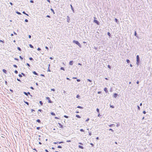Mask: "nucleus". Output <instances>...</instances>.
Returning <instances> with one entry per match:
<instances>
[{
  "instance_id": "obj_47",
  "label": "nucleus",
  "mask_w": 152,
  "mask_h": 152,
  "mask_svg": "<svg viewBox=\"0 0 152 152\" xmlns=\"http://www.w3.org/2000/svg\"><path fill=\"white\" fill-rule=\"evenodd\" d=\"M26 64L28 66H29V67H30V64H28V63H27Z\"/></svg>"
},
{
  "instance_id": "obj_59",
  "label": "nucleus",
  "mask_w": 152,
  "mask_h": 152,
  "mask_svg": "<svg viewBox=\"0 0 152 152\" xmlns=\"http://www.w3.org/2000/svg\"><path fill=\"white\" fill-rule=\"evenodd\" d=\"M89 132V135H90V136H91L92 134L91 133V132Z\"/></svg>"
},
{
  "instance_id": "obj_63",
  "label": "nucleus",
  "mask_w": 152,
  "mask_h": 152,
  "mask_svg": "<svg viewBox=\"0 0 152 152\" xmlns=\"http://www.w3.org/2000/svg\"><path fill=\"white\" fill-rule=\"evenodd\" d=\"M143 113L144 114H145L146 113V112L144 110L143 111Z\"/></svg>"
},
{
  "instance_id": "obj_64",
  "label": "nucleus",
  "mask_w": 152,
  "mask_h": 152,
  "mask_svg": "<svg viewBox=\"0 0 152 152\" xmlns=\"http://www.w3.org/2000/svg\"><path fill=\"white\" fill-rule=\"evenodd\" d=\"M77 81L78 82H80V80L79 79H77Z\"/></svg>"
},
{
  "instance_id": "obj_54",
  "label": "nucleus",
  "mask_w": 152,
  "mask_h": 152,
  "mask_svg": "<svg viewBox=\"0 0 152 152\" xmlns=\"http://www.w3.org/2000/svg\"><path fill=\"white\" fill-rule=\"evenodd\" d=\"M45 48L46 49L48 50H49L48 48V47L46 46L45 47Z\"/></svg>"
},
{
  "instance_id": "obj_28",
  "label": "nucleus",
  "mask_w": 152,
  "mask_h": 152,
  "mask_svg": "<svg viewBox=\"0 0 152 152\" xmlns=\"http://www.w3.org/2000/svg\"><path fill=\"white\" fill-rule=\"evenodd\" d=\"M50 114L52 115H56V114H55V113H54L53 112H51L50 113Z\"/></svg>"
},
{
  "instance_id": "obj_61",
  "label": "nucleus",
  "mask_w": 152,
  "mask_h": 152,
  "mask_svg": "<svg viewBox=\"0 0 152 152\" xmlns=\"http://www.w3.org/2000/svg\"><path fill=\"white\" fill-rule=\"evenodd\" d=\"M37 50H38V51H40L41 50V49L39 48H38L37 49Z\"/></svg>"
},
{
  "instance_id": "obj_30",
  "label": "nucleus",
  "mask_w": 152,
  "mask_h": 152,
  "mask_svg": "<svg viewBox=\"0 0 152 152\" xmlns=\"http://www.w3.org/2000/svg\"><path fill=\"white\" fill-rule=\"evenodd\" d=\"M50 10L54 14L55 13L54 10L53 9H52V8H51L50 9Z\"/></svg>"
},
{
  "instance_id": "obj_40",
  "label": "nucleus",
  "mask_w": 152,
  "mask_h": 152,
  "mask_svg": "<svg viewBox=\"0 0 152 152\" xmlns=\"http://www.w3.org/2000/svg\"><path fill=\"white\" fill-rule=\"evenodd\" d=\"M13 66L14 67H15V68H17L18 67L17 66V65H15V64H14L13 65Z\"/></svg>"
},
{
  "instance_id": "obj_19",
  "label": "nucleus",
  "mask_w": 152,
  "mask_h": 152,
  "mask_svg": "<svg viewBox=\"0 0 152 152\" xmlns=\"http://www.w3.org/2000/svg\"><path fill=\"white\" fill-rule=\"evenodd\" d=\"M77 108L81 109H83V107L80 106H77Z\"/></svg>"
},
{
  "instance_id": "obj_11",
  "label": "nucleus",
  "mask_w": 152,
  "mask_h": 152,
  "mask_svg": "<svg viewBox=\"0 0 152 152\" xmlns=\"http://www.w3.org/2000/svg\"><path fill=\"white\" fill-rule=\"evenodd\" d=\"M104 90L106 93H107L108 92V91L107 90V88H104Z\"/></svg>"
},
{
  "instance_id": "obj_37",
  "label": "nucleus",
  "mask_w": 152,
  "mask_h": 152,
  "mask_svg": "<svg viewBox=\"0 0 152 152\" xmlns=\"http://www.w3.org/2000/svg\"><path fill=\"white\" fill-rule=\"evenodd\" d=\"M80 97V96L79 94H78V95H77L76 97L77 98H79Z\"/></svg>"
},
{
  "instance_id": "obj_29",
  "label": "nucleus",
  "mask_w": 152,
  "mask_h": 152,
  "mask_svg": "<svg viewBox=\"0 0 152 152\" xmlns=\"http://www.w3.org/2000/svg\"><path fill=\"white\" fill-rule=\"evenodd\" d=\"M120 123H118L116 126L117 127H118L120 126Z\"/></svg>"
},
{
  "instance_id": "obj_53",
  "label": "nucleus",
  "mask_w": 152,
  "mask_h": 152,
  "mask_svg": "<svg viewBox=\"0 0 152 152\" xmlns=\"http://www.w3.org/2000/svg\"><path fill=\"white\" fill-rule=\"evenodd\" d=\"M25 21L26 22H28V20L27 19H26L25 20Z\"/></svg>"
},
{
  "instance_id": "obj_60",
  "label": "nucleus",
  "mask_w": 152,
  "mask_h": 152,
  "mask_svg": "<svg viewBox=\"0 0 152 152\" xmlns=\"http://www.w3.org/2000/svg\"><path fill=\"white\" fill-rule=\"evenodd\" d=\"M58 148H62V147L61 145H58Z\"/></svg>"
},
{
  "instance_id": "obj_5",
  "label": "nucleus",
  "mask_w": 152,
  "mask_h": 152,
  "mask_svg": "<svg viewBox=\"0 0 152 152\" xmlns=\"http://www.w3.org/2000/svg\"><path fill=\"white\" fill-rule=\"evenodd\" d=\"M23 94L25 95H26V96H28V95H29L31 97H32V95H31V94H30V93L29 92H26L25 91H24L23 92Z\"/></svg>"
},
{
  "instance_id": "obj_1",
  "label": "nucleus",
  "mask_w": 152,
  "mask_h": 152,
  "mask_svg": "<svg viewBox=\"0 0 152 152\" xmlns=\"http://www.w3.org/2000/svg\"><path fill=\"white\" fill-rule=\"evenodd\" d=\"M73 43L77 45H78L80 48H81L82 47V46L81 44L79 43L78 41L74 40L73 41Z\"/></svg>"
},
{
  "instance_id": "obj_35",
  "label": "nucleus",
  "mask_w": 152,
  "mask_h": 152,
  "mask_svg": "<svg viewBox=\"0 0 152 152\" xmlns=\"http://www.w3.org/2000/svg\"><path fill=\"white\" fill-rule=\"evenodd\" d=\"M60 69L61 70H64V71L65 70L64 68V67H61V68H60Z\"/></svg>"
},
{
  "instance_id": "obj_4",
  "label": "nucleus",
  "mask_w": 152,
  "mask_h": 152,
  "mask_svg": "<svg viewBox=\"0 0 152 152\" xmlns=\"http://www.w3.org/2000/svg\"><path fill=\"white\" fill-rule=\"evenodd\" d=\"M46 99H47L48 100V102L49 103H53V102L51 100L49 97H46Z\"/></svg>"
},
{
  "instance_id": "obj_50",
  "label": "nucleus",
  "mask_w": 152,
  "mask_h": 152,
  "mask_svg": "<svg viewBox=\"0 0 152 152\" xmlns=\"http://www.w3.org/2000/svg\"><path fill=\"white\" fill-rule=\"evenodd\" d=\"M51 91H55V89L54 88H52L51 89Z\"/></svg>"
},
{
  "instance_id": "obj_43",
  "label": "nucleus",
  "mask_w": 152,
  "mask_h": 152,
  "mask_svg": "<svg viewBox=\"0 0 152 152\" xmlns=\"http://www.w3.org/2000/svg\"><path fill=\"white\" fill-rule=\"evenodd\" d=\"M137 107L138 109L139 110H140V107H139V105H137Z\"/></svg>"
},
{
  "instance_id": "obj_23",
  "label": "nucleus",
  "mask_w": 152,
  "mask_h": 152,
  "mask_svg": "<svg viewBox=\"0 0 152 152\" xmlns=\"http://www.w3.org/2000/svg\"><path fill=\"white\" fill-rule=\"evenodd\" d=\"M24 102L26 104H27V105H29V103L28 102H26V101H24Z\"/></svg>"
},
{
  "instance_id": "obj_26",
  "label": "nucleus",
  "mask_w": 152,
  "mask_h": 152,
  "mask_svg": "<svg viewBox=\"0 0 152 152\" xmlns=\"http://www.w3.org/2000/svg\"><path fill=\"white\" fill-rule=\"evenodd\" d=\"M76 117L78 118H81V117L79 115H76Z\"/></svg>"
},
{
  "instance_id": "obj_9",
  "label": "nucleus",
  "mask_w": 152,
  "mask_h": 152,
  "mask_svg": "<svg viewBox=\"0 0 152 152\" xmlns=\"http://www.w3.org/2000/svg\"><path fill=\"white\" fill-rule=\"evenodd\" d=\"M73 61H71L69 63V65H72L73 64Z\"/></svg>"
},
{
  "instance_id": "obj_2",
  "label": "nucleus",
  "mask_w": 152,
  "mask_h": 152,
  "mask_svg": "<svg viewBox=\"0 0 152 152\" xmlns=\"http://www.w3.org/2000/svg\"><path fill=\"white\" fill-rule=\"evenodd\" d=\"M136 61L137 64L138 66L139 65L140 62V58L138 55H137L136 56Z\"/></svg>"
},
{
  "instance_id": "obj_18",
  "label": "nucleus",
  "mask_w": 152,
  "mask_h": 152,
  "mask_svg": "<svg viewBox=\"0 0 152 152\" xmlns=\"http://www.w3.org/2000/svg\"><path fill=\"white\" fill-rule=\"evenodd\" d=\"M78 147L80 148H81V149H84V147L82 146H81L80 145H79L78 146Z\"/></svg>"
},
{
  "instance_id": "obj_12",
  "label": "nucleus",
  "mask_w": 152,
  "mask_h": 152,
  "mask_svg": "<svg viewBox=\"0 0 152 152\" xmlns=\"http://www.w3.org/2000/svg\"><path fill=\"white\" fill-rule=\"evenodd\" d=\"M70 21V18L69 17V16H67V22L68 23Z\"/></svg>"
},
{
  "instance_id": "obj_42",
  "label": "nucleus",
  "mask_w": 152,
  "mask_h": 152,
  "mask_svg": "<svg viewBox=\"0 0 152 152\" xmlns=\"http://www.w3.org/2000/svg\"><path fill=\"white\" fill-rule=\"evenodd\" d=\"M21 74L22 75H23V76H26V75H25V74H24V73H23V72H22L21 73Z\"/></svg>"
},
{
  "instance_id": "obj_62",
  "label": "nucleus",
  "mask_w": 152,
  "mask_h": 152,
  "mask_svg": "<svg viewBox=\"0 0 152 152\" xmlns=\"http://www.w3.org/2000/svg\"><path fill=\"white\" fill-rule=\"evenodd\" d=\"M17 80L18 81H19V82H21V80L20 79H19L18 78H17Z\"/></svg>"
},
{
  "instance_id": "obj_24",
  "label": "nucleus",
  "mask_w": 152,
  "mask_h": 152,
  "mask_svg": "<svg viewBox=\"0 0 152 152\" xmlns=\"http://www.w3.org/2000/svg\"><path fill=\"white\" fill-rule=\"evenodd\" d=\"M16 13L19 15H21V13H20V12H18L17 11L16 12Z\"/></svg>"
},
{
  "instance_id": "obj_21",
  "label": "nucleus",
  "mask_w": 152,
  "mask_h": 152,
  "mask_svg": "<svg viewBox=\"0 0 152 152\" xmlns=\"http://www.w3.org/2000/svg\"><path fill=\"white\" fill-rule=\"evenodd\" d=\"M107 35L109 37H111V34H110V33L109 32H108L107 33Z\"/></svg>"
},
{
  "instance_id": "obj_22",
  "label": "nucleus",
  "mask_w": 152,
  "mask_h": 152,
  "mask_svg": "<svg viewBox=\"0 0 152 152\" xmlns=\"http://www.w3.org/2000/svg\"><path fill=\"white\" fill-rule=\"evenodd\" d=\"M115 125L114 124H110L109 125V126L110 127H112V126H115Z\"/></svg>"
},
{
  "instance_id": "obj_55",
  "label": "nucleus",
  "mask_w": 152,
  "mask_h": 152,
  "mask_svg": "<svg viewBox=\"0 0 152 152\" xmlns=\"http://www.w3.org/2000/svg\"><path fill=\"white\" fill-rule=\"evenodd\" d=\"M19 58L20 59H21V60H22L23 59V57L20 56H19Z\"/></svg>"
},
{
  "instance_id": "obj_48",
  "label": "nucleus",
  "mask_w": 152,
  "mask_h": 152,
  "mask_svg": "<svg viewBox=\"0 0 152 152\" xmlns=\"http://www.w3.org/2000/svg\"><path fill=\"white\" fill-rule=\"evenodd\" d=\"M0 42H2L3 43H4V41L2 40H0Z\"/></svg>"
},
{
  "instance_id": "obj_6",
  "label": "nucleus",
  "mask_w": 152,
  "mask_h": 152,
  "mask_svg": "<svg viewBox=\"0 0 152 152\" xmlns=\"http://www.w3.org/2000/svg\"><path fill=\"white\" fill-rule=\"evenodd\" d=\"M64 143L63 142V141H61V142H53V143L54 144H57L58 143L61 144V143Z\"/></svg>"
},
{
  "instance_id": "obj_34",
  "label": "nucleus",
  "mask_w": 152,
  "mask_h": 152,
  "mask_svg": "<svg viewBox=\"0 0 152 152\" xmlns=\"http://www.w3.org/2000/svg\"><path fill=\"white\" fill-rule=\"evenodd\" d=\"M96 111L98 113L99 112V110L98 108L96 109Z\"/></svg>"
},
{
  "instance_id": "obj_27",
  "label": "nucleus",
  "mask_w": 152,
  "mask_h": 152,
  "mask_svg": "<svg viewBox=\"0 0 152 152\" xmlns=\"http://www.w3.org/2000/svg\"><path fill=\"white\" fill-rule=\"evenodd\" d=\"M39 103L42 106L43 105V103L42 101H39Z\"/></svg>"
},
{
  "instance_id": "obj_56",
  "label": "nucleus",
  "mask_w": 152,
  "mask_h": 152,
  "mask_svg": "<svg viewBox=\"0 0 152 152\" xmlns=\"http://www.w3.org/2000/svg\"><path fill=\"white\" fill-rule=\"evenodd\" d=\"M30 88L32 90H34V88L33 87H32V86L31 87H30Z\"/></svg>"
},
{
  "instance_id": "obj_36",
  "label": "nucleus",
  "mask_w": 152,
  "mask_h": 152,
  "mask_svg": "<svg viewBox=\"0 0 152 152\" xmlns=\"http://www.w3.org/2000/svg\"><path fill=\"white\" fill-rule=\"evenodd\" d=\"M110 107L113 108H114V106L113 105H110Z\"/></svg>"
},
{
  "instance_id": "obj_49",
  "label": "nucleus",
  "mask_w": 152,
  "mask_h": 152,
  "mask_svg": "<svg viewBox=\"0 0 152 152\" xmlns=\"http://www.w3.org/2000/svg\"><path fill=\"white\" fill-rule=\"evenodd\" d=\"M80 131L81 132H84V130L83 129H80Z\"/></svg>"
},
{
  "instance_id": "obj_15",
  "label": "nucleus",
  "mask_w": 152,
  "mask_h": 152,
  "mask_svg": "<svg viewBox=\"0 0 152 152\" xmlns=\"http://www.w3.org/2000/svg\"><path fill=\"white\" fill-rule=\"evenodd\" d=\"M33 73L35 75H36L37 76L38 75V74L35 71H34L33 72Z\"/></svg>"
},
{
  "instance_id": "obj_14",
  "label": "nucleus",
  "mask_w": 152,
  "mask_h": 152,
  "mask_svg": "<svg viewBox=\"0 0 152 152\" xmlns=\"http://www.w3.org/2000/svg\"><path fill=\"white\" fill-rule=\"evenodd\" d=\"M134 35L135 36H136V37H138V35H137V32H136V31H134Z\"/></svg>"
},
{
  "instance_id": "obj_20",
  "label": "nucleus",
  "mask_w": 152,
  "mask_h": 152,
  "mask_svg": "<svg viewBox=\"0 0 152 152\" xmlns=\"http://www.w3.org/2000/svg\"><path fill=\"white\" fill-rule=\"evenodd\" d=\"M22 13H23L25 14V15H26L27 16H29L28 15V14L26 13L24 11H23Z\"/></svg>"
},
{
  "instance_id": "obj_38",
  "label": "nucleus",
  "mask_w": 152,
  "mask_h": 152,
  "mask_svg": "<svg viewBox=\"0 0 152 152\" xmlns=\"http://www.w3.org/2000/svg\"><path fill=\"white\" fill-rule=\"evenodd\" d=\"M17 49L19 51H21V49L19 47H17Z\"/></svg>"
},
{
  "instance_id": "obj_52",
  "label": "nucleus",
  "mask_w": 152,
  "mask_h": 152,
  "mask_svg": "<svg viewBox=\"0 0 152 152\" xmlns=\"http://www.w3.org/2000/svg\"><path fill=\"white\" fill-rule=\"evenodd\" d=\"M40 129V127H37V130H39Z\"/></svg>"
},
{
  "instance_id": "obj_10",
  "label": "nucleus",
  "mask_w": 152,
  "mask_h": 152,
  "mask_svg": "<svg viewBox=\"0 0 152 152\" xmlns=\"http://www.w3.org/2000/svg\"><path fill=\"white\" fill-rule=\"evenodd\" d=\"M70 6L73 12L74 13L75 12V11H74V8H73L72 4H70Z\"/></svg>"
},
{
  "instance_id": "obj_46",
  "label": "nucleus",
  "mask_w": 152,
  "mask_h": 152,
  "mask_svg": "<svg viewBox=\"0 0 152 152\" xmlns=\"http://www.w3.org/2000/svg\"><path fill=\"white\" fill-rule=\"evenodd\" d=\"M18 76L20 77H22V75L21 74H19L18 75Z\"/></svg>"
},
{
  "instance_id": "obj_31",
  "label": "nucleus",
  "mask_w": 152,
  "mask_h": 152,
  "mask_svg": "<svg viewBox=\"0 0 152 152\" xmlns=\"http://www.w3.org/2000/svg\"><path fill=\"white\" fill-rule=\"evenodd\" d=\"M126 61L127 62V63H129L130 62V61L129 60L127 59L126 60Z\"/></svg>"
},
{
  "instance_id": "obj_58",
  "label": "nucleus",
  "mask_w": 152,
  "mask_h": 152,
  "mask_svg": "<svg viewBox=\"0 0 152 152\" xmlns=\"http://www.w3.org/2000/svg\"><path fill=\"white\" fill-rule=\"evenodd\" d=\"M109 130L110 131H111L112 132H114V130H113V129H109Z\"/></svg>"
},
{
  "instance_id": "obj_57",
  "label": "nucleus",
  "mask_w": 152,
  "mask_h": 152,
  "mask_svg": "<svg viewBox=\"0 0 152 152\" xmlns=\"http://www.w3.org/2000/svg\"><path fill=\"white\" fill-rule=\"evenodd\" d=\"M30 2L31 3H34V1L33 0H31L30 1Z\"/></svg>"
},
{
  "instance_id": "obj_45",
  "label": "nucleus",
  "mask_w": 152,
  "mask_h": 152,
  "mask_svg": "<svg viewBox=\"0 0 152 152\" xmlns=\"http://www.w3.org/2000/svg\"><path fill=\"white\" fill-rule=\"evenodd\" d=\"M107 67H108V68H109V69H111V66L110 65H108L107 66Z\"/></svg>"
},
{
  "instance_id": "obj_7",
  "label": "nucleus",
  "mask_w": 152,
  "mask_h": 152,
  "mask_svg": "<svg viewBox=\"0 0 152 152\" xmlns=\"http://www.w3.org/2000/svg\"><path fill=\"white\" fill-rule=\"evenodd\" d=\"M118 96V94L117 93H114L113 95V97L115 98H116L117 96Z\"/></svg>"
},
{
  "instance_id": "obj_41",
  "label": "nucleus",
  "mask_w": 152,
  "mask_h": 152,
  "mask_svg": "<svg viewBox=\"0 0 152 152\" xmlns=\"http://www.w3.org/2000/svg\"><path fill=\"white\" fill-rule=\"evenodd\" d=\"M38 111H39V112H42L43 111V110H41V109H39L38 110Z\"/></svg>"
},
{
  "instance_id": "obj_16",
  "label": "nucleus",
  "mask_w": 152,
  "mask_h": 152,
  "mask_svg": "<svg viewBox=\"0 0 152 152\" xmlns=\"http://www.w3.org/2000/svg\"><path fill=\"white\" fill-rule=\"evenodd\" d=\"M58 124H59L60 128H63V125H62L61 124L58 123Z\"/></svg>"
},
{
  "instance_id": "obj_51",
  "label": "nucleus",
  "mask_w": 152,
  "mask_h": 152,
  "mask_svg": "<svg viewBox=\"0 0 152 152\" xmlns=\"http://www.w3.org/2000/svg\"><path fill=\"white\" fill-rule=\"evenodd\" d=\"M50 68L49 67H48V72H50Z\"/></svg>"
},
{
  "instance_id": "obj_44",
  "label": "nucleus",
  "mask_w": 152,
  "mask_h": 152,
  "mask_svg": "<svg viewBox=\"0 0 152 152\" xmlns=\"http://www.w3.org/2000/svg\"><path fill=\"white\" fill-rule=\"evenodd\" d=\"M64 117L66 118H68L69 117L68 116L66 115H64Z\"/></svg>"
},
{
  "instance_id": "obj_39",
  "label": "nucleus",
  "mask_w": 152,
  "mask_h": 152,
  "mask_svg": "<svg viewBox=\"0 0 152 152\" xmlns=\"http://www.w3.org/2000/svg\"><path fill=\"white\" fill-rule=\"evenodd\" d=\"M14 72L16 74H17L18 73V71L17 70H15Z\"/></svg>"
},
{
  "instance_id": "obj_25",
  "label": "nucleus",
  "mask_w": 152,
  "mask_h": 152,
  "mask_svg": "<svg viewBox=\"0 0 152 152\" xmlns=\"http://www.w3.org/2000/svg\"><path fill=\"white\" fill-rule=\"evenodd\" d=\"M29 45L31 48H34V46L30 44H29Z\"/></svg>"
},
{
  "instance_id": "obj_13",
  "label": "nucleus",
  "mask_w": 152,
  "mask_h": 152,
  "mask_svg": "<svg viewBox=\"0 0 152 152\" xmlns=\"http://www.w3.org/2000/svg\"><path fill=\"white\" fill-rule=\"evenodd\" d=\"M2 71L5 74H7V70L5 69H2Z\"/></svg>"
},
{
  "instance_id": "obj_33",
  "label": "nucleus",
  "mask_w": 152,
  "mask_h": 152,
  "mask_svg": "<svg viewBox=\"0 0 152 152\" xmlns=\"http://www.w3.org/2000/svg\"><path fill=\"white\" fill-rule=\"evenodd\" d=\"M87 80L89 82H92V80H91L89 79H87Z\"/></svg>"
},
{
  "instance_id": "obj_8",
  "label": "nucleus",
  "mask_w": 152,
  "mask_h": 152,
  "mask_svg": "<svg viewBox=\"0 0 152 152\" xmlns=\"http://www.w3.org/2000/svg\"><path fill=\"white\" fill-rule=\"evenodd\" d=\"M114 20L115 22H116L117 24H119V22L118 21V19L116 18H115Z\"/></svg>"
},
{
  "instance_id": "obj_3",
  "label": "nucleus",
  "mask_w": 152,
  "mask_h": 152,
  "mask_svg": "<svg viewBox=\"0 0 152 152\" xmlns=\"http://www.w3.org/2000/svg\"><path fill=\"white\" fill-rule=\"evenodd\" d=\"M94 22L96 23L97 25H100V23L99 22L96 20V18L95 17H94Z\"/></svg>"
},
{
  "instance_id": "obj_17",
  "label": "nucleus",
  "mask_w": 152,
  "mask_h": 152,
  "mask_svg": "<svg viewBox=\"0 0 152 152\" xmlns=\"http://www.w3.org/2000/svg\"><path fill=\"white\" fill-rule=\"evenodd\" d=\"M36 121L38 122L39 123H41V121L40 119H38L36 120Z\"/></svg>"
},
{
  "instance_id": "obj_32",
  "label": "nucleus",
  "mask_w": 152,
  "mask_h": 152,
  "mask_svg": "<svg viewBox=\"0 0 152 152\" xmlns=\"http://www.w3.org/2000/svg\"><path fill=\"white\" fill-rule=\"evenodd\" d=\"M29 59L30 60V61H33L34 60V59H33V58L32 57H29Z\"/></svg>"
}]
</instances>
